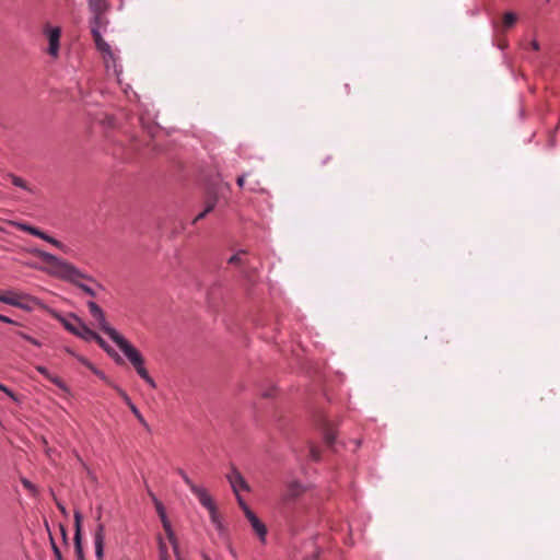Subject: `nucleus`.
<instances>
[{"mask_svg": "<svg viewBox=\"0 0 560 560\" xmlns=\"http://www.w3.org/2000/svg\"><path fill=\"white\" fill-rule=\"evenodd\" d=\"M90 314L97 322L100 328L112 339L113 342L124 352L126 358L136 369L138 375L151 387L156 388L155 381L150 376L144 366V360L139 352L122 335L113 328L106 320L103 310L94 302L86 303Z\"/></svg>", "mask_w": 560, "mask_h": 560, "instance_id": "f257e3e1", "label": "nucleus"}, {"mask_svg": "<svg viewBox=\"0 0 560 560\" xmlns=\"http://www.w3.org/2000/svg\"><path fill=\"white\" fill-rule=\"evenodd\" d=\"M37 255L38 257L42 258V260H44L45 262L49 264L52 267V273L55 276L73 283L91 298L96 296V292L91 287L81 282L82 279L88 280L90 282H95V279L93 277L84 273L74 265L48 252L38 250Z\"/></svg>", "mask_w": 560, "mask_h": 560, "instance_id": "f03ea898", "label": "nucleus"}, {"mask_svg": "<svg viewBox=\"0 0 560 560\" xmlns=\"http://www.w3.org/2000/svg\"><path fill=\"white\" fill-rule=\"evenodd\" d=\"M0 302L24 311H31L32 304H36L38 301L30 294H15L13 291H7L4 294H0Z\"/></svg>", "mask_w": 560, "mask_h": 560, "instance_id": "7ed1b4c3", "label": "nucleus"}, {"mask_svg": "<svg viewBox=\"0 0 560 560\" xmlns=\"http://www.w3.org/2000/svg\"><path fill=\"white\" fill-rule=\"evenodd\" d=\"M63 326L67 330L81 339L88 341L93 336V330L89 328L78 316L71 315L69 318L62 319Z\"/></svg>", "mask_w": 560, "mask_h": 560, "instance_id": "20e7f679", "label": "nucleus"}, {"mask_svg": "<svg viewBox=\"0 0 560 560\" xmlns=\"http://www.w3.org/2000/svg\"><path fill=\"white\" fill-rule=\"evenodd\" d=\"M44 35L48 39L47 54L54 59L58 58L60 50L61 28L59 26L45 25Z\"/></svg>", "mask_w": 560, "mask_h": 560, "instance_id": "39448f33", "label": "nucleus"}, {"mask_svg": "<svg viewBox=\"0 0 560 560\" xmlns=\"http://www.w3.org/2000/svg\"><path fill=\"white\" fill-rule=\"evenodd\" d=\"M98 25L100 24H93L91 32H92L95 45H96L97 49L104 55L106 66L108 67L109 61H113L115 63L116 59L112 51L110 45L103 39L101 32L98 30Z\"/></svg>", "mask_w": 560, "mask_h": 560, "instance_id": "423d86ee", "label": "nucleus"}, {"mask_svg": "<svg viewBox=\"0 0 560 560\" xmlns=\"http://www.w3.org/2000/svg\"><path fill=\"white\" fill-rule=\"evenodd\" d=\"M74 551L78 560H85L82 545V514L79 510L74 511Z\"/></svg>", "mask_w": 560, "mask_h": 560, "instance_id": "0eeeda50", "label": "nucleus"}, {"mask_svg": "<svg viewBox=\"0 0 560 560\" xmlns=\"http://www.w3.org/2000/svg\"><path fill=\"white\" fill-rule=\"evenodd\" d=\"M226 479H228L234 494H237L241 491L248 492L250 490L248 483L246 482V480L244 479L242 474L235 467H233L231 469V471L226 475Z\"/></svg>", "mask_w": 560, "mask_h": 560, "instance_id": "6e6552de", "label": "nucleus"}, {"mask_svg": "<svg viewBox=\"0 0 560 560\" xmlns=\"http://www.w3.org/2000/svg\"><path fill=\"white\" fill-rule=\"evenodd\" d=\"M93 542H94L96 560H104L105 526L103 523L97 524V526L93 533Z\"/></svg>", "mask_w": 560, "mask_h": 560, "instance_id": "1a4fd4ad", "label": "nucleus"}, {"mask_svg": "<svg viewBox=\"0 0 560 560\" xmlns=\"http://www.w3.org/2000/svg\"><path fill=\"white\" fill-rule=\"evenodd\" d=\"M20 228H21V230L30 233L31 235L37 236V237L52 244L54 246H56L58 248H63V244L61 242H59L55 237L48 235L47 233L43 232L42 230H39L35 226H32L28 224H20Z\"/></svg>", "mask_w": 560, "mask_h": 560, "instance_id": "9d476101", "label": "nucleus"}, {"mask_svg": "<svg viewBox=\"0 0 560 560\" xmlns=\"http://www.w3.org/2000/svg\"><path fill=\"white\" fill-rule=\"evenodd\" d=\"M248 522L250 523L254 532L259 537L260 541H266L267 528L265 524L257 517V515L253 511H247L245 515Z\"/></svg>", "mask_w": 560, "mask_h": 560, "instance_id": "9b49d317", "label": "nucleus"}, {"mask_svg": "<svg viewBox=\"0 0 560 560\" xmlns=\"http://www.w3.org/2000/svg\"><path fill=\"white\" fill-rule=\"evenodd\" d=\"M191 492L198 498L200 504L208 511H211L217 508L211 495L202 486L197 485L195 488H192Z\"/></svg>", "mask_w": 560, "mask_h": 560, "instance_id": "f8f14e48", "label": "nucleus"}, {"mask_svg": "<svg viewBox=\"0 0 560 560\" xmlns=\"http://www.w3.org/2000/svg\"><path fill=\"white\" fill-rule=\"evenodd\" d=\"M191 492L198 498L200 504L208 511H211L217 508L211 495L202 486L197 485L195 488H192Z\"/></svg>", "mask_w": 560, "mask_h": 560, "instance_id": "ddd939ff", "label": "nucleus"}, {"mask_svg": "<svg viewBox=\"0 0 560 560\" xmlns=\"http://www.w3.org/2000/svg\"><path fill=\"white\" fill-rule=\"evenodd\" d=\"M160 518H161L163 527H164V529H165V532L167 534V537H168V539H170V541H171V544L173 546L174 552L178 557V555H179L178 542H177V539H176L175 534L173 532L172 525H171V523H170V521L167 518V515L164 516V517H160Z\"/></svg>", "mask_w": 560, "mask_h": 560, "instance_id": "4468645a", "label": "nucleus"}, {"mask_svg": "<svg viewBox=\"0 0 560 560\" xmlns=\"http://www.w3.org/2000/svg\"><path fill=\"white\" fill-rule=\"evenodd\" d=\"M88 341H95L97 345L106 351L112 358H115L118 361V354L110 348V346L95 331H93V336H91Z\"/></svg>", "mask_w": 560, "mask_h": 560, "instance_id": "2eb2a0df", "label": "nucleus"}, {"mask_svg": "<svg viewBox=\"0 0 560 560\" xmlns=\"http://www.w3.org/2000/svg\"><path fill=\"white\" fill-rule=\"evenodd\" d=\"M89 7L92 12L95 13L93 19V24H100V15L104 9V2L103 0H88Z\"/></svg>", "mask_w": 560, "mask_h": 560, "instance_id": "dca6fc26", "label": "nucleus"}, {"mask_svg": "<svg viewBox=\"0 0 560 560\" xmlns=\"http://www.w3.org/2000/svg\"><path fill=\"white\" fill-rule=\"evenodd\" d=\"M78 360L84 364L88 369H90L95 375H97L101 380L109 383L107 376L105 375L104 372H102L101 370H98L92 362H90L88 359L83 358V357H80L78 355L77 357Z\"/></svg>", "mask_w": 560, "mask_h": 560, "instance_id": "f3484780", "label": "nucleus"}, {"mask_svg": "<svg viewBox=\"0 0 560 560\" xmlns=\"http://www.w3.org/2000/svg\"><path fill=\"white\" fill-rule=\"evenodd\" d=\"M209 514H210V521L213 524V526L215 527V529L218 530L219 535H223L224 525L219 516L217 508L209 511Z\"/></svg>", "mask_w": 560, "mask_h": 560, "instance_id": "a211bd4d", "label": "nucleus"}, {"mask_svg": "<svg viewBox=\"0 0 560 560\" xmlns=\"http://www.w3.org/2000/svg\"><path fill=\"white\" fill-rule=\"evenodd\" d=\"M130 411L135 415V417L137 418V420L140 422V424L147 430L150 432V425L149 423L147 422V420L143 418L142 413L140 412V410L138 409V407L136 405H131V407L129 408Z\"/></svg>", "mask_w": 560, "mask_h": 560, "instance_id": "6ab92c4d", "label": "nucleus"}, {"mask_svg": "<svg viewBox=\"0 0 560 560\" xmlns=\"http://www.w3.org/2000/svg\"><path fill=\"white\" fill-rule=\"evenodd\" d=\"M109 384L113 386V388L118 393V395L122 398V400L125 401V404L130 408L131 405H135L131 400V398L129 397V395L126 393V390H124L120 386L116 385V384H113L109 382Z\"/></svg>", "mask_w": 560, "mask_h": 560, "instance_id": "aec40b11", "label": "nucleus"}, {"mask_svg": "<svg viewBox=\"0 0 560 560\" xmlns=\"http://www.w3.org/2000/svg\"><path fill=\"white\" fill-rule=\"evenodd\" d=\"M215 207V201H210L207 203L206 208L203 209V211H201L195 219H194V223H196L197 221L203 219L208 213H210Z\"/></svg>", "mask_w": 560, "mask_h": 560, "instance_id": "412c9836", "label": "nucleus"}, {"mask_svg": "<svg viewBox=\"0 0 560 560\" xmlns=\"http://www.w3.org/2000/svg\"><path fill=\"white\" fill-rule=\"evenodd\" d=\"M159 560H168L167 547L161 537L159 538Z\"/></svg>", "mask_w": 560, "mask_h": 560, "instance_id": "4be33fe9", "label": "nucleus"}, {"mask_svg": "<svg viewBox=\"0 0 560 560\" xmlns=\"http://www.w3.org/2000/svg\"><path fill=\"white\" fill-rule=\"evenodd\" d=\"M177 474L182 477L183 481L189 487L190 491L192 488H195L197 485L189 478V476L186 474V471L182 468L177 469Z\"/></svg>", "mask_w": 560, "mask_h": 560, "instance_id": "5701e85b", "label": "nucleus"}, {"mask_svg": "<svg viewBox=\"0 0 560 560\" xmlns=\"http://www.w3.org/2000/svg\"><path fill=\"white\" fill-rule=\"evenodd\" d=\"M516 14L513 13V12H508L504 14V18H503V23L506 27H511L514 25V23L516 22Z\"/></svg>", "mask_w": 560, "mask_h": 560, "instance_id": "b1692460", "label": "nucleus"}, {"mask_svg": "<svg viewBox=\"0 0 560 560\" xmlns=\"http://www.w3.org/2000/svg\"><path fill=\"white\" fill-rule=\"evenodd\" d=\"M49 381H50L51 383H54L56 386H58L60 389H62V390H65V392H67V390H68L67 385L65 384V382H63L60 377H58V376H56V375L51 374V376L49 377Z\"/></svg>", "mask_w": 560, "mask_h": 560, "instance_id": "393cba45", "label": "nucleus"}, {"mask_svg": "<svg viewBox=\"0 0 560 560\" xmlns=\"http://www.w3.org/2000/svg\"><path fill=\"white\" fill-rule=\"evenodd\" d=\"M49 539H50L51 549H52L56 560H63L62 553H61L59 547L56 545L51 535H49Z\"/></svg>", "mask_w": 560, "mask_h": 560, "instance_id": "a878e982", "label": "nucleus"}, {"mask_svg": "<svg viewBox=\"0 0 560 560\" xmlns=\"http://www.w3.org/2000/svg\"><path fill=\"white\" fill-rule=\"evenodd\" d=\"M21 482H22L23 487L25 489H27L32 494H36L37 493V489H36L35 485L32 483L28 479L23 478L21 480Z\"/></svg>", "mask_w": 560, "mask_h": 560, "instance_id": "bb28decb", "label": "nucleus"}, {"mask_svg": "<svg viewBox=\"0 0 560 560\" xmlns=\"http://www.w3.org/2000/svg\"><path fill=\"white\" fill-rule=\"evenodd\" d=\"M324 440L328 445H332L336 441V434L331 430H326Z\"/></svg>", "mask_w": 560, "mask_h": 560, "instance_id": "cd10ccee", "label": "nucleus"}, {"mask_svg": "<svg viewBox=\"0 0 560 560\" xmlns=\"http://www.w3.org/2000/svg\"><path fill=\"white\" fill-rule=\"evenodd\" d=\"M235 497L245 515L247 514V511H252L240 493L235 494Z\"/></svg>", "mask_w": 560, "mask_h": 560, "instance_id": "c85d7f7f", "label": "nucleus"}, {"mask_svg": "<svg viewBox=\"0 0 560 560\" xmlns=\"http://www.w3.org/2000/svg\"><path fill=\"white\" fill-rule=\"evenodd\" d=\"M12 184L16 187L26 189V184L21 177L12 176Z\"/></svg>", "mask_w": 560, "mask_h": 560, "instance_id": "c756f323", "label": "nucleus"}, {"mask_svg": "<svg viewBox=\"0 0 560 560\" xmlns=\"http://www.w3.org/2000/svg\"><path fill=\"white\" fill-rule=\"evenodd\" d=\"M35 369L38 373H40L47 380H49V377L51 376V373L48 371V369L43 365H37Z\"/></svg>", "mask_w": 560, "mask_h": 560, "instance_id": "7c9ffc66", "label": "nucleus"}, {"mask_svg": "<svg viewBox=\"0 0 560 560\" xmlns=\"http://www.w3.org/2000/svg\"><path fill=\"white\" fill-rule=\"evenodd\" d=\"M310 456L314 462L319 460V458H320L319 451L316 447H312L310 451Z\"/></svg>", "mask_w": 560, "mask_h": 560, "instance_id": "2f4dec72", "label": "nucleus"}, {"mask_svg": "<svg viewBox=\"0 0 560 560\" xmlns=\"http://www.w3.org/2000/svg\"><path fill=\"white\" fill-rule=\"evenodd\" d=\"M0 322L7 323V324H12V325H18V323L15 320H13L12 318H10L5 315H2V314H0Z\"/></svg>", "mask_w": 560, "mask_h": 560, "instance_id": "473e14b6", "label": "nucleus"}, {"mask_svg": "<svg viewBox=\"0 0 560 560\" xmlns=\"http://www.w3.org/2000/svg\"><path fill=\"white\" fill-rule=\"evenodd\" d=\"M16 336H19L20 338L31 342L33 337H31L30 335L23 332V331H16Z\"/></svg>", "mask_w": 560, "mask_h": 560, "instance_id": "72a5a7b5", "label": "nucleus"}, {"mask_svg": "<svg viewBox=\"0 0 560 560\" xmlns=\"http://www.w3.org/2000/svg\"><path fill=\"white\" fill-rule=\"evenodd\" d=\"M238 260H240V255H238V254H234V255H232V256L228 259V262H229V264H236Z\"/></svg>", "mask_w": 560, "mask_h": 560, "instance_id": "f704fd0d", "label": "nucleus"}, {"mask_svg": "<svg viewBox=\"0 0 560 560\" xmlns=\"http://www.w3.org/2000/svg\"><path fill=\"white\" fill-rule=\"evenodd\" d=\"M245 177H246V175H245V174H243V175L238 176V178H237V185H238V187H241V188H243V187H244V184H245Z\"/></svg>", "mask_w": 560, "mask_h": 560, "instance_id": "c9c22d12", "label": "nucleus"}, {"mask_svg": "<svg viewBox=\"0 0 560 560\" xmlns=\"http://www.w3.org/2000/svg\"><path fill=\"white\" fill-rule=\"evenodd\" d=\"M57 508L59 509V511H60L63 515H66V516L68 515L67 509H66V506H65L62 503L57 502Z\"/></svg>", "mask_w": 560, "mask_h": 560, "instance_id": "e433bc0d", "label": "nucleus"}, {"mask_svg": "<svg viewBox=\"0 0 560 560\" xmlns=\"http://www.w3.org/2000/svg\"><path fill=\"white\" fill-rule=\"evenodd\" d=\"M530 47L533 50H539V48H540L539 43L536 39H533L530 42Z\"/></svg>", "mask_w": 560, "mask_h": 560, "instance_id": "4c0bfd02", "label": "nucleus"}, {"mask_svg": "<svg viewBox=\"0 0 560 560\" xmlns=\"http://www.w3.org/2000/svg\"><path fill=\"white\" fill-rule=\"evenodd\" d=\"M0 389L7 393L10 397H13V393L7 386L0 384Z\"/></svg>", "mask_w": 560, "mask_h": 560, "instance_id": "58836bf2", "label": "nucleus"}, {"mask_svg": "<svg viewBox=\"0 0 560 560\" xmlns=\"http://www.w3.org/2000/svg\"><path fill=\"white\" fill-rule=\"evenodd\" d=\"M156 512L162 511L164 508L163 503L161 501H156L155 503Z\"/></svg>", "mask_w": 560, "mask_h": 560, "instance_id": "ea45409f", "label": "nucleus"}, {"mask_svg": "<svg viewBox=\"0 0 560 560\" xmlns=\"http://www.w3.org/2000/svg\"><path fill=\"white\" fill-rule=\"evenodd\" d=\"M31 343L33 346H35V347H38V348H40L43 346V343L39 340L35 339V338L32 339Z\"/></svg>", "mask_w": 560, "mask_h": 560, "instance_id": "a19ab883", "label": "nucleus"}, {"mask_svg": "<svg viewBox=\"0 0 560 560\" xmlns=\"http://www.w3.org/2000/svg\"><path fill=\"white\" fill-rule=\"evenodd\" d=\"M149 495L152 498L154 504L156 503V501H160L153 492L149 491Z\"/></svg>", "mask_w": 560, "mask_h": 560, "instance_id": "79ce46f5", "label": "nucleus"}, {"mask_svg": "<svg viewBox=\"0 0 560 560\" xmlns=\"http://www.w3.org/2000/svg\"><path fill=\"white\" fill-rule=\"evenodd\" d=\"M60 529H61V535H62V539L66 541L67 539V533H66V529L63 526H60Z\"/></svg>", "mask_w": 560, "mask_h": 560, "instance_id": "37998d69", "label": "nucleus"}, {"mask_svg": "<svg viewBox=\"0 0 560 560\" xmlns=\"http://www.w3.org/2000/svg\"><path fill=\"white\" fill-rule=\"evenodd\" d=\"M158 514H159V516H160V517H164V516H166V511H165V509H163L162 511H159V512H158Z\"/></svg>", "mask_w": 560, "mask_h": 560, "instance_id": "c03bdc74", "label": "nucleus"}, {"mask_svg": "<svg viewBox=\"0 0 560 560\" xmlns=\"http://www.w3.org/2000/svg\"><path fill=\"white\" fill-rule=\"evenodd\" d=\"M201 558L202 560H211V558L206 552H201Z\"/></svg>", "mask_w": 560, "mask_h": 560, "instance_id": "a18cd8bd", "label": "nucleus"}, {"mask_svg": "<svg viewBox=\"0 0 560 560\" xmlns=\"http://www.w3.org/2000/svg\"><path fill=\"white\" fill-rule=\"evenodd\" d=\"M86 470H88V475L91 477V478H95L94 474L85 466Z\"/></svg>", "mask_w": 560, "mask_h": 560, "instance_id": "49530a36", "label": "nucleus"}, {"mask_svg": "<svg viewBox=\"0 0 560 560\" xmlns=\"http://www.w3.org/2000/svg\"><path fill=\"white\" fill-rule=\"evenodd\" d=\"M229 550H230V553L233 556V557H236V553L234 551V549L232 547H229Z\"/></svg>", "mask_w": 560, "mask_h": 560, "instance_id": "de8ad7c7", "label": "nucleus"}]
</instances>
